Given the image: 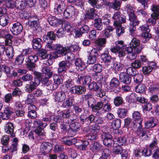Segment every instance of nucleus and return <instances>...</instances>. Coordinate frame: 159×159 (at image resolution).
<instances>
[{
	"mask_svg": "<svg viewBox=\"0 0 159 159\" xmlns=\"http://www.w3.org/2000/svg\"><path fill=\"white\" fill-rule=\"evenodd\" d=\"M132 117L133 119L134 120L138 121L139 122L138 124L139 125V126L138 127L139 128H134V129L137 132V134L139 137H141L142 138L143 137L145 138L146 136H147L146 132L143 130L141 127V123L142 121V119L141 118V115L139 112L136 111L133 113Z\"/></svg>",
	"mask_w": 159,
	"mask_h": 159,
	"instance_id": "f257e3e1",
	"label": "nucleus"
},
{
	"mask_svg": "<svg viewBox=\"0 0 159 159\" xmlns=\"http://www.w3.org/2000/svg\"><path fill=\"white\" fill-rule=\"evenodd\" d=\"M38 60V57L35 54H31L26 57L25 59V62L27 69L33 71L36 66L35 63Z\"/></svg>",
	"mask_w": 159,
	"mask_h": 159,
	"instance_id": "f03ea898",
	"label": "nucleus"
},
{
	"mask_svg": "<svg viewBox=\"0 0 159 159\" xmlns=\"http://www.w3.org/2000/svg\"><path fill=\"white\" fill-rule=\"evenodd\" d=\"M100 129V126L97 124H95L90 126V133L88 134V139L93 140L96 139Z\"/></svg>",
	"mask_w": 159,
	"mask_h": 159,
	"instance_id": "7ed1b4c3",
	"label": "nucleus"
},
{
	"mask_svg": "<svg viewBox=\"0 0 159 159\" xmlns=\"http://www.w3.org/2000/svg\"><path fill=\"white\" fill-rule=\"evenodd\" d=\"M77 11L74 7L72 6H68L64 11L63 13L64 17L66 19H69L77 15Z\"/></svg>",
	"mask_w": 159,
	"mask_h": 159,
	"instance_id": "20e7f679",
	"label": "nucleus"
},
{
	"mask_svg": "<svg viewBox=\"0 0 159 159\" xmlns=\"http://www.w3.org/2000/svg\"><path fill=\"white\" fill-rule=\"evenodd\" d=\"M40 82L38 79L34 78L25 85V90L28 93H31L34 90L39 84Z\"/></svg>",
	"mask_w": 159,
	"mask_h": 159,
	"instance_id": "39448f33",
	"label": "nucleus"
},
{
	"mask_svg": "<svg viewBox=\"0 0 159 159\" xmlns=\"http://www.w3.org/2000/svg\"><path fill=\"white\" fill-rule=\"evenodd\" d=\"M91 81V78L89 75L85 76L82 74L79 75L76 78V82L78 84L85 85L88 84Z\"/></svg>",
	"mask_w": 159,
	"mask_h": 159,
	"instance_id": "423d86ee",
	"label": "nucleus"
},
{
	"mask_svg": "<svg viewBox=\"0 0 159 159\" xmlns=\"http://www.w3.org/2000/svg\"><path fill=\"white\" fill-rule=\"evenodd\" d=\"M112 138V136L109 134L104 133L102 135L103 144L108 147H112L114 143Z\"/></svg>",
	"mask_w": 159,
	"mask_h": 159,
	"instance_id": "0eeeda50",
	"label": "nucleus"
},
{
	"mask_svg": "<svg viewBox=\"0 0 159 159\" xmlns=\"http://www.w3.org/2000/svg\"><path fill=\"white\" fill-rule=\"evenodd\" d=\"M120 82L118 80L115 78H113L110 83L109 87L115 93L119 92L120 90L119 87Z\"/></svg>",
	"mask_w": 159,
	"mask_h": 159,
	"instance_id": "6e6552de",
	"label": "nucleus"
},
{
	"mask_svg": "<svg viewBox=\"0 0 159 159\" xmlns=\"http://www.w3.org/2000/svg\"><path fill=\"white\" fill-rule=\"evenodd\" d=\"M30 26L34 30H37L39 28V19L36 16H32L30 17L28 21Z\"/></svg>",
	"mask_w": 159,
	"mask_h": 159,
	"instance_id": "1a4fd4ad",
	"label": "nucleus"
},
{
	"mask_svg": "<svg viewBox=\"0 0 159 159\" xmlns=\"http://www.w3.org/2000/svg\"><path fill=\"white\" fill-rule=\"evenodd\" d=\"M23 27L19 22H17L13 24L11 30V31L15 35H17L22 31Z\"/></svg>",
	"mask_w": 159,
	"mask_h": 159,
	"instance_id": "9d476101",
	"label": "nucleus"
},
{
	"mask_svg": "<svg viewBox=\"0 0 159 159\" xmlns=\"http://www.w3.org/2000/svg\"><path fill=\"white\" fill-rule=\"evenodd\" d=\"M52 149V145L48 142H43L41 145L40 150L45 155L49 153Z\"/></svg>",
	"mask_w": 159,
	"mask_h": 159,
	"instance_id": "9b49d317",
	"label": "nucleus"
},
{
	"mask_svg": "<svg viewBox=\"0 0 159 159\" xmlns=\"http://www.w3.org/2000/svg\"><path fill=\"white\" fill-rule=\"evenodd\" d=\"M119 76L120 82L126 84H129L131 83V78L126 73L120 72Z\"/></svg>",
	"mask_w": 159,
	"mask_h": 159,
	"instance_id": "f8f14e48",
	"label": "nucleus"
},
{
	"mask_svg": "<svg viewBox=\"0 0 159 159\" xmlns=\"http://www.w3.org/2000/svg\"><path fill=\"white\" fill-rule=\"evenodd\" d=\"M48 20L50 25L54 27L57 26L62 22V20L51 16L48 17Z\"/></svg>",
	"mask_w": 159,
	"mask_h": 159,
	"instance_id": "ddd939ff",
	"label": "nucleus"
},
{
	"mask_svg": "<svg viewBox=\"0 0 159 159\" xmlns=\"http://www.w3.org/2000/svg\"><path fill=\"white\" fill-rule=\"evenodd\" d=\"M5 129L6 133L9 134L11 137H13L15 136L14 126L11 123H8L5 126Z\"/></svg>",
	"mask_w": 159,
	"mask_h": 159,
	"instance_id": "4468645a",
	"label": "nucleus"
},
{
	"mask_svg": "<svg viewBox=\"0 0 159 159\" xmlns=\"http://www.w3.org/2000/svg\"><path fill=\"white\" fill-rule=\"evenodd\" d=\"M59 4L57 7L54 9V12L56 14H61L65 10V6L64 2L59 0Z\"/></svg>",
	"mask_w": 159,
	"mask_h": 159,
	"instance_id": "2eb2a0df",
	"label": "nucleus"
},
{
	"mask_svg": "<svg viewBox=\"0 0 159 159\" xmlns=\"http://www.w3.org/2000/svg\"><path fill=\"white\" fill-rule=\"evenodd\" d=\"M66 98V96L64 93L62 92H58L55 93L54 98L56 102H62Z\"/></svg>",
	"mask_w": 159,
	"mask_h": 159,
	"instance_id": "dca6fc26",
	"label": "nucleus"
},
{
	"mask_svg": "<svg viewBox=\"0 0 159 159\" xmlns=\"http://www.w3.org/2000/svg\"><path fill=\"white\" fill-rule=\"evenodd\" d=\"M61 140L64 143L68 145L75 144L77 142V139H70L69 137H64L61 138Z\"/></svg>",
	"mask_w": 159,
	"mask_h": 159,
	"instance_id": "f3484780",
	"label": "nucleus"
},
{
	"mask_svg": "<svg viewBox=\"0 0 159 159\" xmlns=\"http://www.w3.org/2000/svg\"><path fill=\"white\" fill-rule=\"evenodd\" d=\"M116 47L111 48V51L114 53H116L117 51L122 49L124 47V42L123 41H116L115 43Z\"/></svg>",
	"mask_w": 159,
	"mask_h": 159,
	"instance_id": "a211bd4d",
	"label": "nucleus"
},
{
	"mask_svg": "<svg viewBox=\"0 0 159 159\" xmlns=\"http://www.w3.org/2000/svg\"><path fill=\"white\" fill-rule=\"evenodd\" d=\"M86 11V16L88 19H93L97 16L96 10L94 8H88Z\"/></svg>",
	"mask_w": 159,
	"mask_h": 159,
	"instance_id": "6ab92c4d",
	"label": "nucleus"
},
{
	"mask_svg": "<svg viewBox=\"0 0 159 159\" xmlns=\"http://www.w3.org/2000/svg\"><path fill=\"white\" fill-rule=\"evenodd\" d=\"M114 3L108 2L107 3V5L110 8H113L116 10H118L120 8V0H114Z\"/></svg>",
	"mask_w": 159,
	"mask_h": 159,
	"instance_id": "aec40b11",
	"label": "nucleus"
},
{
	"mask_svg": "<svg viewBox=\"0 0 159 159\" xmlns=\"http://www.w3.org/2000/svg\"><path fill=\"white\" fill-rule=\"evenodd\" d=\"M68 49L66 47H63L60 44L54 45V50L57 51L59 54H66L68 51Z\"/></svg>",
	"mask_w": 159,
	"mask_h": 159,
	"instance_id": "412c9836",
	"label": "nucleus"
},
{
	"mask_svg": "<svg viewBox=\"0 0 159 159\" xmlns=\"http://www.w3.org/2000/svg\"><path fill=\"white\" fill-rule=\"evenodd\" d=\"M102 101L103 102V112L110 111L111 109V107L110 103L107 100V98H104Z\"/></svg>",
	"mask_w": 159,
	"mask_h": 159,
	"instance_id": "4be33fe9",
	"label": "nucleus"
},
{
	"mask_svg": "<svg viewBox=\"0 0 159 159\" xmlns=\"http://www.w3.org/2000/svg\"><path fill=\"white\" fill-rule=\"evenodd\" d=\"M13 112L9 108H6L4 111L3 113H2L1 117L3 120H7L11 117Z\"/></svg>",
	"mask_w": 159,
	"mask_h": 159,
	"instance_id": "5701e85b",
	"label": "nucleus"
},
{
	"mask_svg": "<svg viewBox=\"0 0 159 159\" xmlns=\"http://www.w3.org/2000/svg\"><path fill=\"white\" fill-rule=\"evenodd\" d=\"M70 126L71 131L72 135H75L76 134V132L79 129L80 124L77 122L73 123L70 124Z\"/></svg>",
	"mask_w": 159,
	"mask_h": 159,
	"instance_id": "b1692460",
	"label": "nucleus"
},
{
	"mask_svg": "<svg viewBox=\"0 0 159 159\" xmlns=\"http://www.w3.org/2000/svg\"><path fill=\"white\" fill-rule=\"evenodd\" d=\"M155 120V118H151L149 120L145 123V127L147 129H149L157 125Z\"/></svg>",
	"mask_w": 159,
	"mask_h": 159,
	"instance_id": "393cba45",
	"label": "nucleus"
},
{
	"mask_svg": "<svg viewBox=\"0 0 159 159\" xmlns=\"http://www.w3.org/2000/svg\"><path fill=\"white\" fill-rule=\"evenodd\" d=\"M41 39L40 38L34 39L32 41V46L34 49H39L42 47Z\"/></svg>",
	"mask_w": 159,
	"mask_h": 159,
	"instance_id": "a878e982",
	"label": "nucleus"
},
{
	"mask_svg": "<svg viewBox=\"0 0 159 159\" xmlns=\"http://www.w3.org/2000/svg\"><path fill=\"white\" fill-rule=\"evenodd\" d=\"M65 86L68 91L71 93L74 92L75 87L72 80L70 79L66 80L65 83Z\"/></svg>",
	"mask_w": 159,
	"mask_h": 159,
	"instance_id": "bb28decb",
	"label": "nucleus"
},
{
	"mask_svg": "<svg viewBox=\"0 0 159 159\" xmlns=\"http://www.w3.org/2000/svg\"><path fill=\"white\" fill-rule=\"evenodd\" d=\"M56 38L55 34L53 31H49L46 35L44 36L43 40L45 42H48V40H54Z\"/></svg>",
	"mask_w": 159,
	"mask_h": 159,
	"instance_id": "cd10ccee",
	"label": "nucleus"
},
{
	"mask_svg": "<svg viewBox=\"0 0 159 159\" xmlns=\"http://www.w3.org/2000/svg\"><path fill=\"white\" fill-rule=\"evenodd\" d=\"M9 20V17L7 15L4 14L0 16V25H1L3 26L7 25Z\"/></svg>",
	"mask_w": 159,
	"mask_h": 159,
	"instance_id": "c85d7f7f",
	"label": "nucleus"
},
{
	"mask_svg": "<svg viewBox=\"0 0 159 159\" xmlns=\"http://www.w3.org/2000/svg\"><path fill=\"white\" fill-rule=\"evenodd\" d=\"M114 29L112 27L109 26H107L106 28L103 30L102 32L105 38L110 37L111 35V32Z\"/></svg>",
	"mask_w": 159,
	"mask_h": 159,
	"instance_id": "c756f323",
	"label": "nucleus"
},
{
	"mask_svg": "<svg viewBox=\"0 0 159 159\" xmlns=\"http://www.w3.org/2000/svg\"><path fill=\"white\" fill-rule=\"evenodd\" d=\"M75 63V66L77 67L76 68L78 69V70H82L85 68L84 64L81 59L80 58L76 59Z\"/></svg>",
	"mask_w": 159,
	"mask_h": 159,
	"instance_id": "7c9ffc66",
	"label": "nucleus"
},
{
	"mask_svg": "<svg viewBox=\"0 0 159 159\" xmlns=\"http://www.w3.org/2000/svg\"><path fill=\"white\" fill-rule=\"evenodd\" d=\"M86 91V88L85 87L78 86H75L74 89V92L72 93L81 94L84 93Z\"/></svg>",
	"mask_w": 159,
	"mask_h": 159,
	"instance_id": "2f4dec72",
	"label": "nucleus"
},
{
	"mask_svg": "<svg viewBox=\"0 0 159 159\" xmlns=\"http://www.w3.org/2000/svg\"><path fill=\"white\" fill-rule=\"evenodd\" d=\"M101 149V145L98 142H95L92 143L90 146L89 149L94 152H97Z\"/></svg>",
	"mask_w": 159,
	"mask_h": 159,
	"instance_id": "473e14b6",
	"label": "nucleus"
},
{
	"mask_svg": "<svg viewBox=\"0 0 159 159\" xmlns=\"http://www.w3.org/2000/svg\"><path fill=\"white\" fill-rule=\"evenodd\" d=\"M128 139L129 138H127L125 137H121L116 139L114 141L117 142L116 143L120 146L125 144Z\"/></svg>",
	"mask_w": 159,
	"mask_h": 159,
	"instance_id": "72a5a7b5",
	"label": "nucleus"
},
{
	"mask_svg": "<svg viewBox=\"0 0 159 159\" xmlns=\"http://www.w3.org/2000/svg\"><path fill=\"white\" fill-rule=\"evenodd\" d=\"M94 27L97 30L100 31L103 29V25L101 19L98 18L94 20Z\"/></svg>",
	"mask_w": 159,
	"mask_h": 159,
	"instance_id": "f704fd0d",
	"label": "nucleus"
},
{
	"mask_svg": "<svg viewBox=\"0 0 159 159\" xmlns=\"http://www.w3.org/2000/svg\"><path fill=\"white\" fill-rule=\"evenodd\" d=\"M43 73L45 74V76H47L48 78H50L52 75L53 72L51 71L50 68L48 66H45L42 69Z\"/></svg>",
	"mask_w": 159,
	"mask_h": 159,
	"instance_id": "c9c22d12",
	"label": "nucleus"
},
{
	"mask_svg": "<svg viewBox=\"0 0 159 159\" xmlns=\"http://www.w3.org/2000/svg\"><path fill=\"white\" fill-rule=\"evenodd\" d=\"M148 90L151 93H153L159 89V85L154 84L151 82L148 83Z\"/></svg>",
	"mask_w": 159,
	"mask_h": 159,
	"instance_id": "e433bc0d",
	"label": "nucleus"
},
{
	"mask_svg": "<svg viewBox=\"0 0 159 159\" xmlns=\"http://www.w3.org/2000/svg\"><path fill=\"white\" fill-rule=\"evenodd\" d=\"M6 53L9 59L12 58L14 55V51L13 47L11 46L8 47L6 49Z\"/></svg>",
	"mask_w": 159,
	"mask_h": 159,
	"instance_id": "4c0bfd02",
	"label": "nucleus"
},
{
	"mask_svg": "<svg viewBox=\"0 0 159 159\" xmlns=\"http://www.w3.org/2000/svg\"><path fill=\"white\" fill-rule=\"evenodd\" d=\"M103 102L101 101L97 102L94 105H91L92 110L94 112H96L100 110L103 107Z\"/></svg>",
	"mask_w": 159,
	"mask_h": 159,
	"instance_id": "58836bf2",
	"label": "nucleus"
},
{
	"mask_svg": "<svg viewBox=\"0 0 159 159\" xmlns=\"http://www.w3.org/2000/svg\"><path fill=\"white\" fill-rule=\"evenodd\" d=\"M106 42V38H100L95 41V43L99 47H104Z\"/></svg>",
	"mask_w": 159,
	"mask_h": 159,
	"instance_id": "ea45409f",
	"label": "nucleus"
},
{
	"mask_svg": "<svg viewBox=\"0 0 159 159\" xmlns=\"http://www.w3.org/2000/svg\"><path fill=\"white\" fill-rule=\"evenodd\" d=\"M154 67L149 65L143 66L142 68V71L143 74L148 75L152 70Z\"/></svg>",
	"mask_w": 159,
	"mask_h": 159,
	"instance_id": "a19ab883",
	"label": "nucleus"
},
{
	"mask_svg": "<svg viewBox=\"0 0 159 159\" xmlns=\"http://www.w3.org/2000/svg\"><path fill=\"white\" fill-rule=\"evenodd\" d=\"M93 78L94 80L101 82L103 79V76L102 73H95L93 75Z\"/></svg>",
	"mask_w": 159,
	"mask_h": 159,
	"instance_id": "79ce46f5",
	"label": "nucleus"
},
{
	"mask_svg": "<svg viewBox=\"0 0 159 159\" xmlns=\"http://www.w3.org/2000/svg\"><path fill=\"white\" fill-rule=\"evenodd\" d=\"M101 57L103 61L106 63L111 62L112 59L111 56L108 53H103L102 54Z\"/></svg>",
	"mask_w": 159,
	"mask_h": 159,
	"instance_id": "37998d69",
	"label": "nucleus"
},
{
	"mask_svg": "<svg viewBox=\"0 0 159 159\" xmlns=\"http://www.w3.org/2000/svg\"><path fill=\"white\" fill-rule=\"evenodd\" d=\"M121 121L119 119H116L113 120L111 123L112 128L114 129H117L120 127Z\"/></svg>",
	"mask_w": 159,
	"mask_h": 159,
	"instance_id": "c03bdc74",
	"label": "nucleus"
},
{
	"mask_svg": "<svg viewBox=\"0 0 159 159\" xmlns=\"http://www.w3.org/2000/svg\"><path fill=\"white\" fill-rule=\"evenodd\" d=\"M88 87L90 90L97 91L100 89V87L98 84L94 81L89 84Z\"/></svg>",
	"mask_w": 159,
	"mask_h": 159,
	"instance_id": "a18cd8bd",
	"label": "nucleus"
},
{
	"mask_svg": "<svg viewBox=\"0 0 159 159\" xmlns=\"http://www.w3.org/2000/svg\"><path fill=\"white\" fill-rule=\"evenodd\" d=\"M123 67V65L118 62H116L113 64V69L115 72L121 71Z\"/></svg>",
	"mask_w": 159,
	"mask_h": 159,
	"instance_id": "49530a36",
	"label": "nucleus"
},
{
	"mask_svg": "<svg viewBox=\"0 0 159 159\" xmlns=\"http://www.w3.org/2000/svg\"><path fill=\"white\" fill-rule=\"evenodd\" d=\"M127 113V109L122 108H119L117 112L119 117L120 118L124 117Z\"/></svg>",
	"mask_w": 159,
	"mask_h": 159,
	"instance_id": "de8ad7c7",
	"label": "nucleus"
},
{
	"mask_svg": "<svg viewBox=\"0 0 159 159\" xmlns=\"http://www.w3.org/2000/svg\"><path fill=\"white\" fill-rule=\"evenodd\" d=\"M72 104V102L71 101V98H68L65 101L63 102L61 105V107L63 108H67L70 107Z\"/></svg>",
	"mask_w": 159,
	"mask_h": 159,
	"instance_id": "09e8293b",
	"label": "nucleus"
},
{
	"mask_svg": "<svg viewBox=\"0 0 159 159\" xmlns=\"http://www.w3.org/2000/svg\"><path fill=\"white\" fill-rule=\"evenodd\" d=\"M114 102L116 106H119L123 103V99L121 96H117L114 99Z\"/></svg>",
	"mask_w": 159,
	"mask_h": 159,
	"instance_id": "8fccbe9b",
	"label": "nucleus"
},
{
	"mask_svg": "<svg viewBox=\"0 0 159 159\" xmlns=\"http://www.w3.org/2000/svg\"><path fill=\"white\" fill-rule=\"evenodd\" d=\"M15 3V7H19L21 9L25 7L26 3L25 0H16Z\"/></svg>",
	"mask_w": 159,
	"mask_h": 159,
	"instance_id": "3c124183",
	"label": "nucleus"
},
{
	"mask_svg": "<svg viewBox=\"0 0 159 159\" xmlns=\"http://www.w3.org/2000/svg\"><path fill=\"white\" fill-rule=\"evenodd\" d=\"M145 88V86L144 84H139L136 86L135 90L137 93H142L144 91Z\"/></svg>",
	"mask_w": 159,
	"mask_h": 159,
	"instance_id": "603ef678",
	"label": "nucleus"
},
{
	"mask_svg": "<svg viewBox=\"0 0 159 159\" xmlns=\"http://www.w3.org/2000/svg\"><path fill=\"white\" fill-rule=\"evenodd\" d=\"M33 124L34 127L37 128H44L46 126V125H44L42 122L39 120H34Z\"/></svg>",
	"mask_w": 159,
	"mask_h": 159,
	"instance_id": "864d4df0",
	"label": "nucleus"
},
{
	"mask_svg": "<svg viewBox=\"0 0 159 159\" xmlns=\"http://www.w3.org/2000/svg\"><path fill=\"white\" fill-rule=\"evenodd\" d=\"M134 76V81L135 83H140L142 81L143 76L141 74H138L137 73L136 75Z\"/></svg>",
	"mask_w": 159,
	"mask_h": 159,
	"instance_id": "5fc2aeb1",
	"label": "nucleus"
},
{
	"mask_svg": "<svg viewBox=\"0 0 159 159\" xmlns=\"http://www.w3.org/2000/svg\"><path fill=\"white\" fill-rule=\"evenodd\" d=\"M137 73L136 69L132 67H128L126 70V74L132 76H135Z\"/></svg>",
	"mask_w": 159,
	"mask_h": 159,
	"instance_id": "6e6d98bb",
	"label": "nucleus"
},
{
	"mask_svg": "<svg viewBox=\"0 0 159 159\" xmlns=\"http://www.w3.org/2000/svg\"><path fill=\"white\" fill-rule=\"evenodd\" d=\"M141 66L142 63L139 60H135L131 64L132 67L135 69L140 68Z\"/></svg>",
	"mask_w": 159,
	"mask_h": 159,
	"instance_id": "4d7b16f0",
	"label": "nucleus"
},
{
	"mask_svg": "<svg viewBox=\"0 0 159 159\" xmlns=\"http://www.w3.org/2000/svg\"><path fill=\"white\" fill-rule=\"evenodd\" d=\"M130 44V46L133 48L140 45V41L138 39L134 38L131 40Z\"/></svg>",
	"mask_w": 159,
	"mask_h": 159,
	"instance_id": "13d9d810",
	"label": "nucleus"
},
{
	"mask_svg": "<svg viewBox=\"0 0 159 159\" xmlns=\"http://www.w3.org/2000/svg\"><path fill=\"white\" fill-rule=\"evenodd\" d=\"M9 141V137L8 135H3L1 138V142L3 145H8Z\"/></svg>",
	"mask_w": 159,
	"mask_h": 159,
	"instance_id": "bf43d9fd",
	"label": "nucleus"
},
{
	"mask_svg": "<svg viewBox=\"0 0 159 159\" xmlns=\"http://www.w3.org/2000/svg\"><path fill=\"white\" fill-rule=\"evenodd\" d=\"M35 99L34 95L30 94L28 95L27 98L25 101V103L26 104H30L34 101Z\"/></svg>",
	"mask_w": 159,
	"mask_h": 159,
	"instance_id": "052dcab7",
	"label": "nucleus"
},
{
	"mask_svg": "<svg viewBox=\"0 0 159 159\" xmlns=\"http://www.w3.org/2000/svg\"><path fill=\"white\" fill-rule=\"evenodd\" d=\"M39 55L42 59H44L47 58L48 56V54L47 53V51L45 49H41L39 51Z\"/></svg>",
	"mask_w": 159,
	"mask_h": 159,
	"instance_id": "680f3d73",
	"label": "nucleus"
},
{
	"mask_svg": "<svg viewBox=\"0 0 159 159\" xmlns=\"http://www.w3.org/2000/svg\"><path fill=\"white\" fill-rule=\"evenodd\" d=\"M111 151L108 148H105L103 150L102 156L103 157L106 159L107 158L111 155Z\"/></svg>",
	"mask_w": 159,
	"mask_h": 159,
	"instance_id": "e2e57ef3",
	"label": "nucleus"
},
{
	"mask_svg": "<svg viewBox=\"0 0 159 159\" xmlns=\"http://www.w3.org/2000/svg\"><path fill=\"white\" fill-rule=\"evenodd\" d=\"M110 17L111 16L109 14L105 15L104 16L102 17L101 20L102 23L104 25H108L110 23V20L108 18Z\"/></svg>",
	"mask_w": 159,
	"mask_h": 159,
	"instance_id": "0e129e2a",
	"label": "nucleus"
},
{
	"mask_svg": "<svg viewBox=\"0 0 159 159\" xmlns=\"http://www.w3.org/2000/svg\"><path fill=\"white\" fill-rule=\"evenodd\" d=\"M93 71L95 72L100 73L101 72L102 69V67L101 65L99 64H96L94 65L93 67Z\"/></svg>",
	"mask_w": 159,
	"mask_h": 159,
	"instance_id": "69168bd1",
	"label": "nucleus"
},
{
	"mask_svg": "<svg viewBox=\"0 0 159 159\" xmlns=\"http://www.w3.org/2000/svg\"><path fill=\"white\" fill-rule=\"evenodd\" d=\"M24 56L22 54L19 55L16 58L15 61L16 64L18 65H21L24 61Z\"/></svg>",
	"mask_w": 159,
	"mask_h": 159,
	"instance_id": "338daca9",
	"label": "nucleus"
},
{
	"mask_svg": "<svg viewBox=\"0 0 159 159\" xmlns=\"http://www.w3.org/2000/svg\"><path fill=\"white\" fill-rule=\"evenodd\" d=\"M65 54V57L67 58V59L69 61H72L75 59V55L70 52H67Z\"/></svg>",
	"mask_w": 159,
	"mask_h": 159,
	"instance_id": "774afa93",
	"label": "nucleus"
}]
</instances>
